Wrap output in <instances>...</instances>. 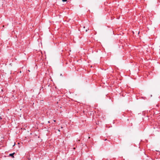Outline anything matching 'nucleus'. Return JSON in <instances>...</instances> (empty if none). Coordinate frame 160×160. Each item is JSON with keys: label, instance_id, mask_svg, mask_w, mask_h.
<instances>
[{"label": "nucleus", "instance_id": "obj_1", "mask_svg": "<svg viewBox=\"0 0 160 160\" xmlns=\"http://www.w3.org/2000/svg\"><path fill=\"white\" fill-rule=\"evenodd\" d=\"M15 152H13L12 153H11L9 154V156L12 157V158L14 157L13 155L14 154Z\"/></svg>", "mask_w": 160, "mask_h": 160}, {"label": "nucleus", "instance_id": "obj_2", "mask_svg": "<svg viewBox=\"0 0 160 160\" xmlns=\"http://www.w3.org/2000/svg\"><path fill=\"white\" fill-rule=\"evenodd\" d=\"M62 1L63 2H66L67 1V0H62Z\"/></svg>", "mask_w": 160, "mask_h": 160}, {"label": "nucleus", "instance_id": "obj_3", "mask_svg": "<svg viewBox=\"0 0 160 160\" xmlns=\"http://www.w3.org/2000/svg\"><path fill=\"white\" fill-rule=\"evenodd\" d=\"M53 121H54V122H56V121L55 120H53Z\"/></svg>", "mask_w": 160, "mask_h": 160}, {"label": "nucleus", "instance_id": "obj_4", "mask_svg": "<svg viewBox=\"0 0 160 160\" xmlns=\"http://www.w3.org/2000/svg\"><path fill=\"white\" fill-rule=\"evenodd\" d=\"M2 119V118H1V117H0V119Z\"/></svg>", "mask_w": 160, "mask_h": 160}, {"label": "nucleus", "instance_id": "obj_5", "mask_svg": "<svg viewBox=\"0 0 160 160\" xmlns=\"http://www.w3.org/2000/svg\"><path fill=\"white\" fill-rule=\"evenodd\" d=\"M87 31H88V30H87V29H86V32H87Z\"/></svg>", "mask_w": 160, "mask_h": 160}, {"label": "nucleus", "instance_id": "obj_6", "mask_svg": "<svg viewBox=\"0 0 160 160\" xmlns=\"http://www.w3.org/2000/svg\"><path fill=\"white\" fill-rule=\"evenodd\" d=\"M48 122L49 123H50V121H48Z\"/></svg>", "mask_w": 160, "mask_h": 160}, {"label": "nucleus", "instance_id": "obj_7", "mask_svg": "<svg viewBox=\"0 0 160 160\" xmlns=\"http://www.w3.org/2000/svg\"><path fill=\"white\" fill-rule=\"evenodd\" d=\"M15 145V143L14 144V145H13V146H14Z\"/></svg>", "mask_w": 160, "mask_h": 160}, {"label": "nucleus", "instance_id": "obj_8", "mask_svg": "<svg viewBox=\"0 0 160 160\" xmlns=\"http://www.w3.org/2000/svg\"><path fill=\"white\" fill-rule=\"evenodd\" d=\"M85 28V26L83 27V28Z\"/></svg>", "mask_w": 160, "mask_h": 160}]
</instances>
